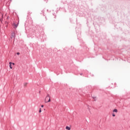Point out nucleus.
<instances>
[{
	"instance_id": "nucleus-4",
	"label": "nucleus",
	"mask_w": 130,
	"mask_h": 130,
	"mask_svg": "<svg viewBox=\"0 0 130 130\" xmlns=\"http://www.w3.org/2000/svg\"><path fill=\"white\" fill-rule=\"evenodd\" d=\"M13 26L15 27V28H17V27H18V24H16V23H13Z\"/></svg>"
},
{
	"instance_id": "nucleus-2",
	"label": "nucleus",
	"mask_w": 130,
	"mask_h": 130,
	"mask_svg": "<svg viewBox=\"0 0 130 130\" xmlns=\"http://www.w3.org/2000/svg\"><path fill=\"white\" fill-rule=\"evenodd\" d=\"M15 37H16V34H15V32H12L11 37V39H13V38L14 40H15Z\"/></svg>"
},
{
	"instance_id": "nucleus-8",
	"label": "nucleus",
	"mask_w": 130,
	"mask_h": 130,
	"mask_svg": "<svg viewBox=\"0 0 130 130\" xmlns=\"http://www.w3.org/2000/svg\"><path fill=\"white\" fill-rule=\"evenodd\" d=\"M27 83L24 84V86H27Z\"/></svg>"
},
{
	"instance_id": "nucleus-7",
	"label": "nucleus",
	"mask_w": 130,
	"mask_h": 130,
	"mask_svg": "<svg viewBox=\"0 0 130 130\" xmlns=\"http://www.w3.org/2000/svg\"><path fill=\"white\" fill-rule=\"evenodd\" d=\"M92 98H93V99H94V100H96V99H97V97L95 96H92Z\"/></svg>"
},
{
	"instance_id": "nucleus-11",
	"label": "nucleus",
	"mask_w": 130,
	"mask_h": 130,
	"mask_svg": "<svg viewBox=\"0 0 130 130\" xmlns=\"http://www.w3.org/2000/svg\"><path fill=\"white\" fill-rule=\"evenodd\" d=\"M112 116H113V117L115 116V114H112Z\"/></svg>"
},
{
	"instance_id": "nucleus-5",
	"label": "nucleus",
	"mask_w": 130,
	"mask_h": 130,
	"mask_svg": "<svg viewBox=\"0 0 130 130\" xmlns=\"http://www.w3.org/2000/svg\"><path fill=\"white\" fill-rule=\"evenodd\" d=\"M118 112L117 109H114L113 111V112H116L117 113V112Z\"/></svg>"
},
{
	"instance_id": "nucleus-10",
	"label": "nucleus",
	"mask_w": 130,
	"mask_h": 130,
	"mask_svg": "<svg viewBox=\"0 0 130 130\" xmlns=\"http://www.w3.org/2000/svg\"><path fill=\"white\" fill-rule=\"evenodd\" d=\"M39 113H41V109H40V110H39Z\"/></svg>"
},
{
	"instance_id": "nucleus-1",
	"label": "nucleus",
	"mask_w": 130,
	"mask_h": 130,
	"mask_svg": "<svg viewBox=\"0 0 130 130\" xmlns=\"http://www.w3.org/2000/svg\"><path fill=\"white\" fill-rule=\"evenodd\" d=\"M50 95L49 94H47V96L45 99V103H48V102H50Z\"/></svg>"
},
{
	"instance_id": "nucleus-9",
	"label": "nucleus",
	"mask_w": 130,
	"mask_h": 130,
	"mask_svg": "<svg viewBox=\"0 0 130 130\" xmlns=\"http://www.w3.org/2000/svg\"><path fill=\"white\" fill-rule=\"evenodd\" d=\"M17 55H20V53H19V52H17Z\"/></svg>"
},
{
	"instance_id": "nucleus-13",
	"label": "nucleus",
	"mask_w": 130,
	"mask_h": 130,
	"mask_svg": "<svg viewBox=\"0 0 130 130\" xmlns=\"http://www.w3.org/2000/svg\"><path fill=\"white\" fill-rule=\"evenodd\" d=\"M41 107H44V106L43 105H42L41 106Z\"/></svg>"
},
{
	"instance_id": "nucleus-3",
	"label": "nucleus",
	"mask_w": 130,
	"mask_h": 130,
	"mask_svg": "<svg viewBox=\"0 0 130 130\" xmlns=\"http://www.w3.org/2000/svg\"><path fill=\"white\" fill-rule=\"evenodd\" d=\"M9 67H10V68L11 69V70H12L13 69V67H12V62H9Z\"/></svg>"
},
{
	"instance_id": "nucleus-6",
	"label": "nucleus",
	"mask_w": 130,
	"mask_h": 130,
	"mask_svg": "<svg viewBox=\"0 0 130 130\" xmlns=\"http://www.w3.org/2000/svg\"><path fill=\"white\" fill-rule=\"evenodd\" d=\"M66 129L67 130H71V128L69 126H66Z\"/></svg>"
},
{
	"instance_id": "nucleus-12",
	"label": "nucleus",
	"mask_w": 130,
	"mask_h": 130,
	"mask_svg": "<svg viewBox=\"0 0 130 130\" xmlns=\"http://www.w3.org/2000/svg\"><path fill=\"white\" fill-rule=\"evenodd\" d=\"M12 64H13V66H15V63L12 62Z\"/></svg>"
}]
</instances>
